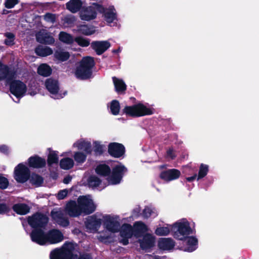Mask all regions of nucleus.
Instances as JSON below:
<instances>
[{"label":"nucleus","instance_id":"nucleus-27","mask_svg":"<svg viewBox=\"0 0 259 259\" xmlns=\"http://www.w3.org/2000/svg\"><path fill=\"white\" fill-rule=\"evenodd\" d=\"M46 160L37 156H32L28 159L29 165L34 168H40L46 165Z\"/></svg>","mask_w":259,"mask_h":259},{"label":"nucleus","instance_id":"nucleus-52","mask_svg":"<svg viewBox=\"0 0 259 259\" xmlns=\"http://www.w3.org/2000/svg\"><path fill=\"white\" fill-rule=\"evenodd\" d=\"M18 3V0H6L5 2V6L8 9H11Z\"/></svg>","mask_w":259,"mask_h":259},{"label":"nucleus","instance_id":"nucleus-25","mask_svg":"<svg viewBox=\"0 0 259 259\" xmlns=\"http://www.w3.org/2000/svg\"><path fill=\"white\" fill-rule=\"evenodd\" d=\"M73 146L78 150L84 151L86 154H91L92 151L91 143L83 140L77 141L73 144Z\"/></svg>","mask_w":259,"mask_h":259},{"label":"nucleus","instance_id":"nucleus-2","mask_svg":"<svg viewBox=\"0 0 259 259\" xmlns=\"http://www.w3.org/2000/svg\"><path fill=\"white\" fill-rule=\"evenodd\" d=\"M30 237L33 242L40 245L57 244L64 239L63 234L57 229H52L47 233L42 230H33Z\"/></svg>","mask_w":259,"mask_h":259},{"label":"nucleus","instance_id":"nucleus-47","mask_svg":"<svg viewBox=\"0 0 259 259\" xmlns=\"http://www.w3.org/2000/svg\"><path fill=\"white\" fill-rule=\"evenodd\" d=\"M43 18L46 22L54 23L58 19V15L51 13H47L43 16Z\"/></svg>","mask_w":259,"mask_h":259},{"label":"nucleus","instance_id":"nucleus-50","mask_svg":"<svg viewBox=\"0 0 259 259\" xmlns=\"http://www.w3.org/2000/svg\"><path fill=\"white\" fill-rule=\"evenodd\" d=\"M6 39L5 40V44L8 46H11L14 44V35L10 32L6 33L5 34Z\"/></svg>","mask_w":259,"mask_h":259},{"label":"nucleus","instance_id":"nucleus-58","mask_svg":"<svg viewBox=\"0 0 259 259\" xmlns=\"http://www.w3.org/2000/svg\"><path fill=\"white\" fill-rule=\"evenodd\" d=\"M78 259H92V257L89 254H83L79 256Z\"/></svg>","mask_w":259,"mask_h":259},{"label":"nucleus","instance_id":"nucleus-46","mask_svg":"<svg viewBox=\"0 0 259 259\" xmlns=\"http://www.w3.org/2000/svg\"><path fill=\"white\" fill-rule=\"evenodd\" d=\"M208 171V166L206 164H201L200 165L197 180H199L204 178L207 174Z\"/></svg>","mask_w":259,"mask_h":259},{"label":"nucleus","instance_id":"nucleus-21","mask_svg":"<svg viewBox=\"0 0 259 259\" xmlns=\"http://www.w3.org/2000/svg\"><path fill=\"white\" fill-rule=\"evenodd\" d=\"M36 40L41 44H52L55 41L54 38L45 29L41 30L36 34Z\"/></svg>","mask_w":259,"mask_h":259},{"label":"nucleus","instance_id":"nucleus-22","mask_svg":"<svg viewBox=\"0 0 259 259\" xmlns=\"http://www.w3.org/2000/svg\"><path fill=\"white\" fill-rule=\"evenodd\" d=\"M155 242V237L150 234L143 236L142 239L139 240L140 246L142 249H148L152 247Z\"/></svg>","mask_w":259,"mask_h":259},{"label":"nucleus","instance_id":"nucleus-59","mask_svg":"<svg viewBox=\"0 0 259 259\" xmlns=\"http://www.w3.org/2000/svg\"><path fill=\"white\" fill-rule=\"evenodd\" d=\"M71 180V178L70 176L65 177L63 180V183L64 184H68Z\"/></svg>","mask_w":259,"mask_h":259},{"label":"nucleus","instance_id":"nucleus-15","mask_svg":"<svg viewBox=\"0 0 259 259\" xmlns=\"http://www.w3.org/2000/svg\"><path fill=\"white\" fill-rule=\"evenodd\" d=\"M53 219L59 225L66 227L69 225V221L63 210L60 208L54 209L51 212Z\"/></svg>","mask_w":259,"mask_h":259},{"label":"nucleus","instance_id":"nucleus-5","mask_svg":"<svg viewBox=\"0 0 259 259\" xmlns=\"http://www.w3.org/2000/svg\"><path fill=\"white\" fill-rule=\"evenodd\" d=\"M94 59L91 57L83 58L76 67L75 74L80 79L90 78L92 74V68L94 66Z\"/></svg>","mask_w":259,"mask_h":259},{"label":"nucleus","instance_id":"nucleus-45","mask_svg":"<svg viewBox=\"0 0 259 259\" xmlns=\"http://www.w3.org/2000/svg\"><path fill=\"white\" fill-rule=\"evenodd\" d=\"M30 182L32 184L36 186H39L43 182V179L38 175L32 174L30 177Z\"/></svg>","mask_w":259,"mask_h":259},{"label":"nucleus","instance_id":"nucleus-26","mask_svg":"<svg viewBox=\"0 0 259 259\" xmlns=\"http://www.w3.org/2000/svg\"><path fill=\"white\" fill-rule=\"evenodd\" d=\"M158 245L160 249L170 250L175 246V243L171 238H161L158 241Z\"/></svg>","mask_w":259,"mask_h":259},{"label":"nucleus","instance_id":"nucleus-57","mask_svg":"<svg viewBox=\"0 0 259 259\" xmlns=\"http://www.w3.org/2000/svg\"><path fill=\"white\" fill-rule=\"evenodd\" d=\"M167 156L172 159L175 157V154H174V151L171 149H169L167 151Z\"/></svg>","mask_w":259,"mask_h":259},{"label":"nucleus","instance_id":"nucleus-31","mask_svg":"<svg viewBox=\"0 0 259 259\" xmlns=\"http://www.w3.org/2000/svg\"><path fill=\"white\" fill-rule=\"evenodd\" d=\"M88 181L89 186L93 188L99 187L100 189H103L105 187L102 184L100 179L95 176L90 177Z\"/></svg>","mask_w":259,"mask_h":259},{"label":"nucleus","instance_id":"nucleus-24","mask_svg":"<svg viewBox=\"0 0 259 259\" xmlns=\"http://www.w3.org/2000/svg\"><path fill=\"white\" fill-rule=\"evenodd\" d=\"M102 13L104 14L105 21L111 24L117 19L116 11L113 6H109L108 8H104Z\"/></svg>","mask_w":259,"mask_h":259},{"label":"nucleus","instance_id":"nucleus-42","mask_svg":"<svg viewBox=\"0 0 259 259\" xmlns=\"http://www.w3.org/2000/svg\"><path fill=\"white\" fill-rule=\"evenodd\" d=\"M87 154L81 151L74 152L73 157L77 163H83L86 160Z\"/></svg>","mask_w":259,"mask_h":259},{"label":"nucleus","instance_id":"nucleus-32","mask_svg":"<svg viewBox=\"0 0 259 259\" xmlns=\"http://www.w3.org/2000/svg\"><path fill=\"white\" fill-rule=\"evenodd\" d=\"M13 210L18 214L24 215L29 212V207L25 204L19 203L13 206Z\"/></svg>","mask_w":259,"mask_h":259},{"label":"nucleus","instance_id":"nucleus-60","mask_svg":"<svg viewBox=\"0 0 259 259\" xmlns=\"http://www.w3.org/2000/svg\"><path fill=\"white\" fill-rule=\"evenodd\" d=\"M196 177H197L196 175H195L192 177L187 178L186 180H187V181H188L189 182H192L196 179Z\"/></svg>","mask_w":259,"mask_h":259},{"label":"nucleus","instance_id":"nucleus-38","mask_svg":"<svg viewBox=\"0 0 259 259\" xmlns=\"http://www.w3.org/2000/svg\"><path fill=\"white\" fill-rule=\"evenodd\" d=\"M158 214L157 210L152 206H147L143 211V215L145 218L149 217H156Z\"/></svg>","mask_w":259,"mask_h":259},{"label":"nucleus","instance_id":"nucleus-30","mask_svg":"<svg viewBox=\"0 0 259 259\" xmlns=\"http://www.w3.org/2000/svg\"><path fill=\"white\" fill-rule=\"evenodd\" d=\"M78 31L85 35H90L96 32L95 27L92 25H81L78 27Z\"/></svg>","mask_w":259,"mask_h":259},{"label":"nucleus","instance_id":"nucleus-17","mask_svg":"<svg viewBox=\"0 0 259 259\" xmlns=\"http://www.w3.org/2000/svg\"><path fill=\"white\" fill-rule=\"evenodd\" d=\"M108 152L111 156L118 158L124 154V147L117 143H111L108 146Z\"/></svg>","mask_w":259,"mask_h":259},{"label":"nucleus","instance_id":"nucleus-37","mask_svg":"<svg viewBox=\"0 0 259 259\" xmlns=\"http://www.w3.org/2000/svg\"><path fill=\"white\" fill-rule=\"evenodd\" d=\"M74 162L73 160L71 158H64L62 159L60 162V167L64 169H69L74 166Z\"/></svg>","mask_w":259,"mask_h":259},{"label":"nucleus","instance_id":"nucleus-35","mask_svg":"<svg viewBox=\"0 0 259 259\" xmlns=\"http://www.w3.org/2000/svg\"><path fill=\"white\" fill-rule=\"evenodd\" d=\"M134 235L137 237L147 230V226L142 222H138L135 223L133 229Z\"/></svg>","mask_w":259,"mask_h":259},{"label":"nucleus","instance_id":"nucleus-54","mask_svg":"<svg viewBox=\"0 0 259 259\" xmlns=\"http://www.w3.org/2000/svg\"><path fill=\"white\" fill-rule=\"evenodd\" d=\"M67 194L68 191L66 189L61 190L58 193L57 197L59 199H63L67 196Z\"/></svg>","mask_w":259,"mask_h":259},{"label":"nucleus","instance_id":"nucleus-8","mask_svg":"<svg viewBox=\"0 0 259 259\" xmlns=\"http://www.w3.org/2000/svg\"><path fill=\"white\" fill-rule=\"evenodd\" d=\"M123 112L126 114L133 117L151 115L153 113L151 109L140 103L125 107Z\"/></svg>","mask_w":259,"mask_h":259},{"label":"nucleus","instance_id":"nucleus-18","mask_svg":"<svg viewBox=\"0 0 259 259\" xmlns=\"http://www.w3.org/2000/svg\"><path fill=\"white\" fill-rule=\"evenodd\" d=\"M110 46V43L107 40L95 41L91 43L92 48L99 55L105 52Z\"/></svg>","mask_w":259,"mask_h":259},{"label":"nucleus","instance_id":"nucleus-48","mask_svg":"<svg viewBox=\"0 0 259 259\" xmlns=\"http://www.w3.org/2000/svg\"><path fill=\"white\" fill-rule=\"evenodd\" d=\"M74 41H75L79 46L82 47H88L90 44V41L89 39L81 36L76 37L74 38Z\"/></svg>","mask_w":259,"mask_h":259},{"label":"nucleus","instance_id":"nucleus-33","mask_svg":"<svg viewBox=\"0 0 259 259\" xmlns=\"http://www.w3.org/2000/svg\"><path fill=\"white\" fill-rule=\"evenodd\" d=\"M113 81L117 92H123L126 89V85L123 80L113 77Z\"/></svg>","mask_w":259,"mask_h":259},{"label":"nucleus","instance_id":"nucleus-12","mask_svg":"<svg viewBox=\"0 0 259 259\" xmlns=\"http://www.w3.org/2000/svg\"><path fill=\"white\" fill-rule=\"evenodd\" d=\"M46 88L51 94V97L55 99L62 98L66 93L62 94L59 91V84L57 80L49 78L45 82Z\"/></svg>","mask_w":259,"mask_h":259},{"label":"nucleus","instance_id":"nucleus-56","mask_svg":"<svg viewBox=\"0 0 259 259\" xmlns=\"http://www.w3.org/2000/svg\"><path fill=\"white\" fill-rule=\"evenodd\" d=\"M9 151V149L7 146L4 145L0 146V152L7 154Z\"/></svg>","mask_w":259,"mask_h":259},{"label":"nucleus","instance_id":"nucleus-51","mask_svg":"<svg viewBox=\"0 0 259 259\" xmlns=\"http://www.w3.org/2000/svg\"><path fill=\"white\" fill-rule=\"evenodd\" d=\"M9 184L8 180L5 177L0 175V188L2 189H6Z\"/></svg>","mask_w":259,"mask_h":259},{"label":"nucleus","instance_id":"nucleus-28","mask_svg":"<svg viewBox=\"0 0 259 259\" xmlns=\"http://www.w3.org/2000/svg\"><path fill=\"white\" fill-rule=\"evenodd\" d=\"M82 4L81 0H70L66 3V6L67 10L72 13H75L80 9Z\"/></svg>","mask_w":259,"mask_h":259},{"label":"nucleus","instance_id":"nucleus-13","mask_svg":"<svg viewBox=\"0 0 259 259\" xmlns=\"http://www.w3.org/2000/svg\"><path fill=\"white\" fill-rule=\"evenodd\" d=\"M15 180L20 183L26 182L30 176L28 168L23 163L19 164L15 168Z\"/></svg>","mask_w":259,"mask_h":259},{"label":"nucleus","instance_id":"nucleus-55","mask_svg":"<svg viewBox=\"0 0 259 259\" xmlns=\"http://www.w3.org/2000/svg\"><path fill=\"white\" fill-rule=\"evenodd\" d=\"M75 20L74 17L73 16H67L64 18V21L65 22L71 24L73 23Z\"/></svg>","mask_w":259,"mask_h":259},{"label":"nucleus","instance_id":"nucleus-40","mask_svg":"<svg viewBox=\"0 0 259 259\" xmlns=\"http://www.w3.org/2000/svg\"><path fill=\"white\" fill-rule=\"evenodd\" d=\"M50 152L48 157V163L51 165L54 163H57L58 162V152L52 151L49 149Z\"/></svg>","mask_w":259,"mask_h":259},{"label":"nucleus","instance_id":"nucleus-11","mask_svg":"<svg viewBox=\"0 0 259 259\" xmlns=\"http://www.w3.org/2000/svg\"><path fill=\"white\" fill-rule=\"evenodd\" d=\"M10 89L11 94L19 100L20 98L25 95L27 87L26 84L20 80H14L10 83ZM15 102L18 103L19 101Z\"/></svg>","mask_w":259,"mask_h":259},{"label":"nucleus","instance_id":"nucleus-16","mask_svg":"<svg viewBox=\"0 0 259 259\" xmlns=\"http://www.w3.org/2000/svg\"><path fill=\"white\" fill-rule=\"evenodd\" d=\"M120 236L122 238L120 242L123 245H127L128 243V239L131 238L134 234V230L132 227L128 224H124L122 226L120 232Z\"/></svg>","mask_w":259,"mask_h":259},{"label":"nucleus","instance_id":"nucleus-7","mask_svg":"<svg viewBox=\"0 0 259 259\" xmlns=\"http://www.w3.org/2000/svg\"><path fill=\"white\" fill-rule=\"evenodd\" d=\"M104 7L102 4L94 3L91 5L83 8L79 13L82 20L90 21L97 18V12L102 13Z\"/></svg>","mask_w":259,"mask_h":259},{"label":"nucleus","instance_id":"nucleus-10","mask_svg":"<svg viewBox=\"0 0 259 259\" xmlns=\"http://www.w3.org/2000/svg\"><path fill=\"white\" fill-rule=\"evenodd\" d=\"M49 219L46 215L40 213H36L28 218V223L35 230H41L44 228L48 224Z\"/></svg>","mask_w":259,"mask_h":259},{"label":"nucleus","instance_id":"nucleus-49","mask_svg":"<svg viewBox=\"0 0 259 259\" xmlns=\"http://www.w3.org/2000/svg\"><path fill=\"white\" fill-rule=\"evenodd\" d=\"M97 239L102 242L108 243L109 242L111 239L110 235L106 234V232L99 233L97 236Z\"/></svg>","mask_w":259,"mask_h":259},{"label":"nucleus","instance_id":"nucleus-34","mask_svg":"<svg viewBox=\"0 0 259 259\" xmlns=\"http://www.w3.org/2000/svg\"><path fill=\"white\" fill-rule=\"evenodd\" d=\"M59 40L66 44L70 45L74 41V37L70 34L61 31L59 34Z\"/></svg>","mask_w":259,"mask_h":259},{"label":"nucleus","instance_id":"nucleus-44","mask_svg":"<svg viewBox=\"0 0 259 259\" xmlns=\"http://www.w3.org/2000/svg\"><path fill=\"white\" fill-rule=\"evenodd\" d=\"M94 145V151L96 155H100L101 154L105 148V146L101 144L100 142L99 141H95L93 143Z\"/></svg>","mask_w":259,"mask_h":259},{"label":"nucleus","instance_id":"nucleus-1","mask_svg":"<svg viewBox=\"0 0 259 259\" xmlns=\"http://www.w3.org/2000/svg\"><path fill=\"white\" fill-rule=\"evenodd\" d=\"M96 209L94 204L90 196H81L77 199V203L70 201L66 206L65 210L70 217H76L81 214H89Z\"/></svg>","mask_w":259,"mask_h":259},{"label":"nucleus","instance_id":"nucleus-9","mask_svg":"<svg viewBox=\"0 0 259 259\" xmlns=\"http://www.w3.org/2000/svg\"><path fill=\"white\" fill-rule=\"evenodd\" d=\"M104 227L111 233H116L119 231L120 224L118 216L105 215L102 218Z\"/></svg>","mask_w":259,"mask_h":259},{"label":"nucleus","instance_id":"nucleus-62","mask_svg":"<svg viewBox=\"0 0 259 259\" xmlns=\"http://www.w3.org/2000/svg\"><path fill=\"white\" fill-rule=\"evenodd\" d=\"M36 94V92H34V91H33V92H30V93H29V94H30L31 96H34V95H35Z\"/></svg>","mask_w":259,"mask_h":259},{"label":"nucleus","instance_id":"nucleus-20","mask_svg":"<svg viewBox=\"0 0 259 259\" xmlns=\"http://www.w3.org/2000/svg\"><path fill=\"white\" fill-rule=\"evenodd\" d=\"M184 241V245L182 249L184 251L188 252H192L195 250L197 247V239L193 236H188Z\"/></svg>","mask_w":259,"mask_h":259},{"label":"nucleus","instance_id":"nucleus-4","mask_svg":"<svg viewBox=\"0 0 259 259\" xmlns=\"http://www.w3.org/2000/svg\"><path fill=\"white\" fill-rule=\"evenodd\" d=\"M194 223L182 219L173 224V235L178 240H184L194 232Z\"/></svg>","mask_w":259,"mask_h":259},{"label":"nucleus","instance_id":"nucleus-29","mask_svg":"<svg viewBox=\"0 0 259 259\" xmlns=\"http://www.w3.org/2000/svg\"><path fill=\"white\" fill-rule=\"evenodd\" d=\"M171 231H173V224H166L164 226L158 227L155 231V233L158 236H166Z\"/></svg>","mask_w":259,"mask_h":259},{"label":"nucleus","instance_id":"nucleus-36","mask_svg":"<svg viewBox=\"0 0 259 259\" xmlns=\"http://www.w3.org/2000/svg\"><path fill=\"white\" fill-rule=\"evenodd\" d=\"M35 53L40 56L46 57L52 54L53 50L49 47L40 46L36 48Z\"/></svg>","mask_w":259,"mask_h":259},{"label":"nucleus","instance_id":"nucleus-3","mask_svg":"<svg viewBox=\"0 0 259 259\" xmlns=\"http://www.w3.org/2000/svg\"><path fill=\"white\" fill-rule=\"evenodd\" d=\"M126 170L125 167L121 164L115 165L112 168V172L108 166L103 164L99 165L96 169V171L98 174L108 177L107 180L109 184L110 185H116L120 183Z\"/></svg>","mask_w":259,"mask_h":259},{"label":"nucleus","instance_id":"nucleus-19","mask_svg":"<svg viewBox=\"0 0 259 259\" xmlns=\"http://www.w3.org/2000/svg\"><path fill=\"white\" fill-rule=\"evenodd\" d=\"M180 171L176 169H170L161 172L160 177L163 180L169 182L177 179L180 176Z\"/></svg>","mask_w":259,"mask_h":259},{"label":"nucleus","instance_id":"nucleus-39","mask_svg":"<svg viewBox=\"0 0 259 259\" xmlns=\"http://www.w3.org/2000/svg\"><path fill=\"white\" fill-rule=\"evenodd\" d=\"M51 68L46 64H41L37 69L38 73L44 76H49L51 74Z\"/></svg>","mask_w":259,"mask_h":259},{"label":"nucleus","instance_id":"nucleus-14","mask_svg":"<svg viewBox=\"0 0 259 259\" xmlns=\"http://www.w3.org/2000/svg\"><path fill=\"white\" fill-rule=\"evenodd\" d=\"M102 219L97 218L96 215L88 217L85 222L87 231L95 233L98 231L102 224Z\"/></svg>","mask_w":259,"mask_h":259},{"label":"nucleus","instance_id":"nucleus-53","mask_svg":"<svg viewBox=\"0 0 259 259\" xmlns=\"http://www.w3.org/2000/svg\"><path fill=\"white\" fill-rule=\"evenodd\" d=\"M10 211V208L5 203H0V214H4Z\"/></svg>","mask_w":259,"mask_h":259},{"label":"nucleus","instance_id":"nucleus-41","mask_svg":"<svg viewBox=\"0 0 259 259\" xmlns=\"http://www.w3.org/2000/svg\"><path fill=\"white\" fill-rule=\"evenodd\" d=\"M55 58L61 61H64L67 60L69 58V54L67 52L63 51L62 50H57L55 53Z\"/></svg>","mask_w":259,"mask_h":259},{"label":"nucleus","instance_id":"nucleus-6","mask_svg":"<svg viewBox=\"0 0 259 259\" xmlns=\"http://www.w3.org/2000/svg\"><path fill=\"white\" fill-rule=\"evenodd\" d=\"M74 244L66 243L60 248H56L51 251L50 259H73Z\"/></svg>","mask_w":259,"mask_h":259},{"label":"nucleus","instance_id":"nucleus-63","mask_svg":"<svg viewBox=\"0 0 259 259\" xmlns=\"http://www.w3.org/2000/svg\"><path fill=\"white\" fill-rule=\"evenodd\" d=\"M64 155H65V153H63V154L61 155V156H64Z\"/></svg>","mask_w":259,"mask_h":259},{"label":"nucleus","instance_id":"nucleus-23","mask_svg":"<svg viewBox=\"0 0 259 259\" xmlns=\"http://www.w3.org/2000/svg\"><path fill=\"white\" fill-rule=\"evenodd\" d=\"M15 73L6 65L2 64L0 62V80L6 79L9 82L15 78Z\"/></svg>","mask_w":259,"mask_h":259},{"label":"nucleus","instance_id":"nucleus-43","mask_svg":"<svg viewBox=\"0 0 259 259\" xmlns=\"http://www.w3.org/2000/svg\"><path fill=\"white\" fill-rule=\"evenodd\" d=\"M110 109L111 112L113 115H117L120 110V105L118 101L117 100L112 101L110 104Z\"/></svg>","mask_w":259,"mask_h":259},{"label":"nucleus","instance_id":"nucleus-61","mask_svg":"<svg viewBox=\"0 0 259 259\" xmlns=\"http://www.w3.org/2000/svg\"><path fill=\"white\" fill-rule=\"evenodd\" d=\"M113 53H118L120 52H121V49L120 48H119L117 50H113Z\"/></svg>","mask_w":259,"mask_h":259}]
</instances>
